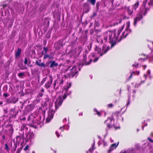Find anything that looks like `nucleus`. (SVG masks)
Listing matches in <instances>:
<instances>
[{"instance_id":"nucleus-29","label":"nucleus","mask_w":153,"mask_h":153,"mask_svg":"<svg viewBox=\"0 0 153 153\" xmlns=\"http://www.w3.org/2000/svg\"><path fill=\"white\" fill-rule=\"evenodd\" d=\"M87 1L90 2L93 5L95 4L96 2V0H87Z\"/></svg>"},{"instance_id":"nucleus-1","label":"nucleus","mask_w":153,"mask_h":153,"mask_svg":"<svg viewBox=\"0 0 153 153\" xmlns=\"http://www.w3.org/2000/svg\"><path fill=\"white\" fill-rule=\"evenodd\" d=\"M121 31L120 30H118L117 33L115 32L114 33V37L112 38V31H108L104 34V40L105 42H108L110 43L111 44V47H113L117 43L120 42L122 40V38L118 40H117L118 37Z\"/></svg>"},{"instance_id":"nucleus-41","label":"nucleus","mask_w":153,"mask_h":153,"mask_svg":"<svg viewBox=\"0 0 153 153\" xmlns=\"http://www.w3.org/2000/svg\"><path fill=\"white\" fill-rule=\"evenodd\" d=\"M114 148H114V147L112 146V145H111V146H110V148H109V152L111 151Z\"/></svg>"},{"instance_id":"nucleus-47","label":"nucleus","mask_w":153,"mask_h":153,"mask_svg":"<svg viewBox=\"0 0 153 153\" xmlns=\"http://www.w3.org/2000/svg\"><path fill=\"white\" fill-rule=\"evenodd\" d=\"M27 58L26 57L25 58V61L24 62V63L25 65H27Z\"/></svg>"},{"instance_id":"nucleus-32","label":"nucleus","mask_w":153,"mask_h":153,"mask_svg":"<svg viewBox=\"0 0 153 153\" xmlns=\"http://www.w3.org/2000/svg\"><path fill=\"white\" fill-rule=\"evenodd\" d=\"M94 144L91 147V148H90L89 149L88 151H87V153H88L89 152H91L94 149Z\"/></svg>"},{"instance_id":"nucleus-52","label":"nucleus","mask_w":153,"mask_h":153,"mask_svg":"<svg viewBox=\"0 0 153 153\" xmlns=\"http://www.w3.org/2000/svg\"><path fill=\"white\" fill-rule=\"evenodd\" d=\"M139 65V63H137L136 64H133L132 66H135L136 68H137L138 66Z\"/></svg>"},{"instance_id":"nucleus-34","label":"nucleus","mask_w":153,"mask_h":153,"mask_svg":"<svg viewBox=\"0 0 153 153\" xmlns=\"http://www.w3.org/2000/svg\"><path fill=\"white\" fill-rule=\"evenodd\" d=\"M147 0H144L143 1V7H146V3L147 2Z\"/></svg>"},{"instance_id":"nucleus-35","label":"nucleus","mask_w":153,"mask_h":153,"mask_svg":"<svg viewBox=\"0 0 153 153\" xmlns=\"http://www.w3.org/2000/svg\"><path fill=\"white\" fill-rule=\"evenodd\" d=\"M43 51H45V53H47L48 51V49L47 47H45L43 48Z\"/></svg>"},{"instance_id":"nucleus-59","label":"nucleus","mask_w":153,"mask_h":153,"mask_svg":"<svg viewBox=\"0 0 153 153\" xmlns=\"http://www.w3.org/2000/svg\"><path fill=\"white\" fill-rule=\"evenodd\" d=\"M3 95L5 97H7L9 96V95L7 93H4L3 94Z\"/></svg>"},{"instance_id":"nucleus-7","label":"nucleus","mask_w":153,"mask_h":153,"mask_svg":"<svg viewBox=\"0 0 153 153\" xmlns=\"http://www.w3.org/2000/svg\"><path fill=\"white\" fill-rule=\"evenodd\" d=\"M18 111L15 108H13L10 110L9 113L11 117H15L18 114Z\"/></svg>"},{"instance_id":"nucleus-5","label":"nucleus","mask_w":153,"mask_h":153,"mask_svg":"<svg viewBox=\"0 0 153 153\" xmlns=\"http://www.w3.org/2000/svg\"><path fill=\"white\" fill-rule=\"evenodd\" d=\"M63 101L61 96H59L57 98L55 102V107L56 109L58 108L61 105Z\"/></svg>"},{"instance_id":"nucleus-30","label":"nucleus","mask_w":153,"mask_h":153,"mask_svg":"<svg viewBox=\"0 0 153 153\" xmlns=\"http://www.w3.org/2000/svg\"><path fill=\"white\" fill-rule=\"evenodd\" d=\"M25 74V72H21L18 74V76L20 78H22V76Z\"/></svg>"},{"instance_id":"nucleus-24","label":"nucleus","mask_w":153,"mask_h":153,"mask_svg":"<svg viewBox=\"0 0 153 153\" xmlns=\"http://www.w3.org/2000/svg\"><path fill=\"white\" fill-rule=\"evenodd\" d=\"M128 35V33L126 32H124L122 33V35L121 36L120 39H123V38L122 37V36H123V38H126L127 35Z\"/></svg>"},{"instance_id":"nucleus-19","label":"nucleus","mask_w":153,"mask_h":153,"mask_svg":"<svg viewBox=\"0 0 153 153\" xmlns=\"http://www.w3.org/2000/svg\"><path fill=\"white\" fill-rule=\"evenodd\" d=\"M26 108L27 110V111H30L32 110L33 108V105H28L26 107Z\"/></svg>"},{"instance_id":"nucleus-56","label":"nucleus","mask_w":153,"mask_h":153,"mask_svg":"<svg viewBox=\"0 0 153 153\" xmlns=\"http://www.w3.org/2000/svg\"><path fill=\"white\" fill-rule=\"evenodd\" d=\"M127 28H129L130 25V22L128 21L127 22Z\"/></svg>"},{"instance_id":"nucleus-3","label":"nucleus","mask_w":153,"mask_h":153,"mask_svg":"<svg viewBox=\"0 0 153 153\" xmlns=\"http://www.w3.org/2000/svg\"><path fill=\"white\" fill-rule=\"evenodd\" d=\"M70 72L67 74H65L64 75V77L65 78H72L74 76L76 77L78 75V71L76 66L73 67L72 68L70 69Z\"/></svg>"},{"instance_id":"nucleus-42","label":"nucleus","mask_w":153,"mask_h":153,"mask_svg":"<svg viewBox=\"0 0 153 153\" xmlns=\"http://www.w3.org/2000/svg\"><path fill=\"white\" fill-rule=\"evenodd\" d=\"M119 111H116L114 113V114L117 116V117H118V114H119Z\"/></svg>"},{"instance_id":"nucleus-27","label":"nucleus","mask_w":153,"mask_h":153,"mask_svg":"<svg viewBox=\"0 0 153 153\" xmlns=\"http://www.w3.org/2000/svg\"><path fill=\"white\" fill-rule=\"evenodd\" d=\"M64 80L63 78L62 77L61 79H59V86H60L61 85H63V84Z\"/></svg>"},{"instance_id":"nucleus-13","label":"nucleus","mask_w":153,"mask_h":153,"mask_svg":"<svg viewBox=\"0 0 153 153\" xmlns=\"http://www.w3.org/2000/svg\"><path fill=\"white\" fill-rule=\"evenodd\" d=\"M53 116V112L52 111L48 112V116L46 119V121L47 123H49L51 120L52 119Z\"/></svg>"},{"instance_id":"nucleus-44","label":"nucleus","mask_w":153,"mask_h":153,"mask_svg":"<svg viewBox=\"0 0 153 153\" xmlns=\"http://www.w3.org/2000/svg\"><path fill=\"white\" fill-rule=\"evenodd\" d=\"M56 82H57V80H56L54 81V82L53 83V88L54 89L55 88V86H56Z\"/></svg>"},{"instance_id":"nucleus-18","label":"nucleus","mask_w":153,"mask_h":153,"mask_svg":"<svg viewBox=\"0 0 153 153\" xmlns=\"http://www.w3.org/2000/svg\"><path fill=\"white\" fill-rule=\"evenodd\" d=\"M71 83L70 82L64 88V90L65 91L66 93H68V89L71 87Z\"/></svg>"},{"instance_id":"nucleus-38","label":"nucleus","mask_w":153,"mask_h":153,"mask_svg":"<svg viewBox=\"0 0 153 153\" xmlns=\"http://www.w3.org/2000/svg\"><path fill=\"white\" fill-rule=\"evenodd\" d=\"M92 42H90V43L88 45V47L89 48V50L90 51L91 48V47H92Z\"/></svg>"},{"instance_id":"nucleus-37","label":"nucleus","mask_w":153,"mask_h":153,"mask_svg":"<svg viewBox=\"0 0 153 153\" xmlns=\"http://www.w3.org/2000/svg\"><path fill=\"white\" fill-rule=\"evenodd\" d=\"M149 6L153 5V0H150L148 4Z\"/></svg>"},{"instance_id":"nucleus-22","label":"nucleus","mask_w":153,"mask_h":153,"mask_svg":"<svg viewBox=\"0 0 153 153\" xmlns=\"http://www.w3.org/2000/svg\"><path fill=\"white\" fill-rule=\"evenodd\" d=\"M53 57V55L52 56H50L49 55L47 54V53H45L44 56L43 57L44 59H45L48 58L49 59H52Z\"/></svg>"},{"instance_id":"nucleus-11","label":"nucleus","mask_w":153,"mask_h":153,"mask_svg":"<svg viewBox=\"0 0 153 153\" xmlns=\"http://www.w3.org/2000/svg\"><path fill=\"white\" fill-rule=\"evenodd\" d=\"M142 18L143 16L141 15H137V16L134 19V26H136L137 22L140 21Z\"/></svg>"},{"instance_id":"nucleus-33","label":"nucleus","mask_w":153,"mask_h":153,"mask_svg":"<svg viewBox=\"0 0 153 153\" xmlns=\"http://www.w3.org/2000/svg\"><path fill=\"white\" fill-rule=\"evenodd\" d=\"M133 74H134V75H136L135 71H133V72L131 73L128 79V80H129L130 79H131L132 78Z\"/></svg>"},{"instance_id":"nucleus-54","label":"nucleus","mask_w":153,"mask_h":153,"mask_svg":"<svg viewBox=\"0 0 153 153\" xmlns=\"http://www.w3.org/2000/svg\"><path fill=\"white\" fill-rule=\"evenodd\" d=\"M21 120L25 121L26 120V118L25 117H21L20 118Z\"/></svg>"},{"instance_id":"nucleus-36","label":"nucleus","mask_w":153,"mask_h":153,"mask_svg":"<svg viewBox=\"0 0 153 153\" xmlns=\"http://www.w3.org/2000/svg\"><path fill=\"white\" fill-rule=\"evenodd\" d=\"M31 122L32 123H31L30 124V125H31V126L32 127H33L34 128L35 127H34V126L33 125V124L35 123V121H34V120H32ZM36 126H35V128H36Z\"/></svg>"},{"instance_id":"nucleus-25","label":"nucleus","mask_w":153,"mask_h":153,"mask_svg":"<svg viewBox=\"0 0 153 153\" xmlns=\"http://www.w3.org/2000/svg\"><path fill=\"white\" fill-rule=\"evenodd\" d=\"M69 68H64L62 70H61V72L62 73H65L67 72V71L68 70H69Z\"/></svg>"},{"instance_id":"nucleus-28","label":"nucleus","mask_w":153,"mask_h":153,"mask_svg":"<svg viewBox=\"0 0 153 153\" xmlns=\"http://www.w3.org/2000/svg\"><path fill=\"white\" fill-rule=\"evenodd\" d=\"M41 117L40 115H39L37 116V118L36 120V121L37 122H39L41 123L42 122V120H41Z\"/></svg>"},{"instance_id":"nucleus-39","label":"nucleus","mask_w":153,"mask_h":153,"mask_svg":"<svg viewBox=\"0 0 153 153\" xmlns=\"http://www.w3.org/2000/svg\"><path fill=\"white\" fill-rule=\"evenodd\" d=\"M51 36V35L50 33H47L46 35V38L48 39Z\"/></svg>"},{"instance_id":"nucleus-8","label":"nucleus","mask_w":153,"mask_h":153,"mask_svg":"<svg viewBox=\"0 0 153 153\" xmlns=\"http://www.w3.org/2000/svg\"><path fill=\"white\" fill-rule=\"evenodd\" d=\"M41 61V59H40L39 61L36 60L35 63L37 65L41 68H45L49 67L48 64H47V63L45 64L44 62L40 63Z\"/></svg>"},{"instance_id":"nucleus-64","label":"nucleus","mask_w":153,"mask_h":153,"mask_svg":"<svg viewBox=\"0 0 153 153\" xmlns=\"http://www.w3.org/2000/svg\"><path fill=\"white\" fill-rule=\"evenodd\" d=\"M41 91L42 92H44L45 91L44 89L43 88H42L41 90Z\"/></svg>"},{"instance_id":"nucleus-51","label":"nucleus","mask_w":153,"mask_h":153,"mask_svg":"<svg viewBox=\"0 0 153 153\" xmlns=\"http://www.w3.org/2000/svg\"><path fill=\"white\" fill-rule=\"evenodd\" d=\"M59 129L61 130V131H64V126H63L62 127H60L59 128Z\"/></svg>"},{"instance_id":"nucleus-15","label":"nucleus","mask_w":153,"mask_h":153,"mask_svg":"<svg viewBox=\"0 0 153 153\" xmlns=\"http://www.w3.org/2000/svg\"><path fill=\"white\" fill-rule=\"evenodd\" d=\"M33 133L27 134L25 137L26 141H28L29 140H30L31 138L33 137Z\"/></svg>"},{"instance_id":"nucleus-31","label":"nucleus","mask_w":153,"mask_h":153,"mask_svg":"<svg viewBox=\"0 0 153 153\" xmlns=\"http://www.w3.org/2000/svg\"><path fill=\"white\" fill-rule=\"evenodd\" d=\"M69 93H65L63 95V96L62 97V100H65L67 97L68 94H69Z\"/></svg>"},{"instance_id":"nucleus-10","label":"nucleus","mask_w":153,"mask_h":153,"mask_svg":"<svg viewBox=\"0 0 153 153\" xmlns=\"http://www.w3.org/2000/svg\"><path fill=\"white\" fill-rule=\"evenodd\" d=\"M5 128L6 129L5 130L6 132L8 131L10 134H12L13 131V129L12 125L10 124H7Z\"/></svg>"},{"instance_id":"nucleus-21","label":"nucleus","mask_w":153,"mask_h":153,"mask_svg":"<svg viewBox=\"0 0 153 153\" xmlns=\"http://www.w3.org/2000/svg\"><path fill=\"white\" fill-rule=\"evenodd\" d=\"M93 111L94 112L96 113L94 114L97 115L98 116L100 117L102 116V114H100V112L98 111L96 108H94V109Z\"/></svg>"},{"instance_id":"nucleus-4","label":"nucleus","mask_w":153,"mask_h":153,"mask_svg":"<svg viewBox=\"0 0 153 153\" xmlns=\"http://www.w3.org/2000/svg\"><path fill=\"white\" fill-rule=\"evenodd\" d=\"M47 80V81L45 84L44 87L46 89H48L51 87L52 83L53 78L51 76L49 75L48 76L44 78L41 81L40 84L41 85H43Z\"/></svg>"},{"instance_id":"nucleus-55","label":"nucleus","mask_w":153,"mask_h":153,"mask_svg":"<svg viewBox=\"0 0 153 153\" xmlns=\"http://www.w3.org/2000/svg\"><path fill=\"white\" fill-rule=\"evenodd\" d=\"M148 140L151 142L153 143V140L149 137H148Z\"/></svg>"},{"instance_id":"nucleus-53","label":"nucleus","mask_w":153,"mask_h":153,"mask_svg":"<svg viewBox=\"0 0 153 153\" xmlns=\"http://www.w3.org/2000/svg\"><path fill=\"white\" fill-rule=\"evenodd\" d=\"M28 148H29V146L28 145H27V146H25V147L24 149V151H26L28 149Z\"/></svg>"},{"instance_id":"nucleus-16","label":"nucleus","mask_w":153,"mask_h":153,"mask_svg":"<svg viewBox=\"0 0 153 153\" xmlns=\"http://www.w3.org/2000/svg\"><path fill=\"white\" fill-rule=\"evenodd\" d=\"M22 50L21 49L19 48L17 51L15 53V56L16 58H18L19 57L21 53Z\"/></svg>"},{"instance_id":"nucleus-45","label":"nucleus","mask_w":153,"mask_h":153,"mask_svg":"<svg viewBox=\"0 0 153 153\" xmlns=\"http://www.w3.org/2000/svg\"><path fill=\"white\" fill-rule=\"evenodd\" d=\"M111 145L112 146L114 147V148H116L117 146L118 145V143L116 144V143H114L112 144Z\"/></svg>"},{"instance_id":"nucleus-17","label":"nucleus","mask_w":153,"mask_h":153,"mask_svg":"<svg viewBox=\"0 0 153 153\" xmlns=\"http://www.w3.org/2000/svg\"><path fill=\"white\" fill-rule=\"evenodd\" d=\"M18 100V98L15 97H12V100L10 102H8L9 103H16Z\"/></svg>"},{"instance_id":"nucleus-61","label":"nucleus","mask_w":153,"mask_h":153,"mask_svg":"<svg viewBox=\"0 0 153 153\" xmlns=\"http://www.w3.org/2000/svg\"><path fill=\"white\" fill-rule=\"evenodd\" d=\"M7 4H5L3 5V8L4 9L5 7H7Z\"/></svg>"},{"instance_id":"nucleus-60","label":"nucleus","mask_w":153,"mask_h":153,"mask_svg":"<svg viewBox=\"0 0 153 153\" xmlns=\"http://www.w3.org/2000/svg\"><path fill=\"white\" fill-rule=\"evenodd\" d=\"M17 143H14V148L15 149H16V148H17Z\"/></svg>"},{"instance_id":"nucleus-50","label":"nucleus","mask_w":153,"mask_h":153,"mask_svg":"<svg viewBox=\"0 0 153 153\" xmlns=\"http://www.w3.org/2000/svg\"><path fill=\"white\" fill-rule=\"evenodd\" d=\"M22 147L21 148H19V149H17V152H16V153H20V151L22 149Z\"/></svg>"},{"instance_id":"nucleus-9","label":"nucleus","mask_w":153,"mask_h":153,"mask_svg":"<svg viewBox=\"0 0 153 153\" xmlns=\"http://www.w3.org/2000/svg\"><path fill=\"white\" fill-rule=\"evenodd\" d=\"M83 61L82 62V64L83 65H89L90 64L92 61V59H91L89 61L87 62H86V59H87V56L86 54H84L83 55Z\"/></svg>"},{"instance_id":"nucleus-49","label":"nucleus","mask_w":153,"mask_h":153,"mask_svg":"<svg viewBox=\"0 0 153 153\" xmlns=\"http://www.w3.org/2000/svg\"><path fill=\"white\" fill-rule=\"evenodd\" d=\"M8 109H4V114H7L8 113Z\"/></svg>"},{"instance_id":"nucleus-2","label":"nucleus","mask_w":153,"mask_h":153,"mask_svg":"<svg viewBox=\"0 0 153 153\" xmlns=\"http://www.w3.org/2000/svg\"><path fill=\"white\" fill-rule=\"evenodd\" d=\"M110 49V47L109 46L107 47L106 45H104L102 46L101 49L99 46L96 45L94 50L97 53L100 54V56H102L106 54Z\"/></svg>"},{"instance_id":"nucleus-23","label":"nucleus","mask_w":153,"mask_h":153,"mask_svg":"<svg viewBox=\"0 0 153 153\" xmlns=\"http://www.w3.org/2000/svg\"><path fill=\"white\" fill-rule=\"evenodd\" d=\"M16 143L19 144L21 140V137L20 136H17L16 137Z\"/></svg>"},{"instance_id":"nucleus-26","label":"nucleus","mask_w":153,"mask_h":153,"mask_svg":"<svg viewBox=\"0 0 153 153\" xmlns=\"http://www.w3.org/2000/svg\"><path fill=\"white\" fill-rule=\"evenodd\" d=\"M127 11L128 14L129 15H131L133 13V10H131L129 7H128L127 9Z\"/></svg>"},{"instance_id":"nucleus-62","label":"nucleus","mask_w":153,"mask_h":153,"mask_svg":"<svg viewBox=\"0 0 153 153\" xmlns=\"http://www.w3.org/2000/svg\"><path fill=\"white\" fill-rule=\"evenodd\" d=\"M130 104V100H129L128 99V102H127V106H128Z\"/></svg>"},{"instance_id":"nucleus-14","label":"nucleus","mask_w":153,"mask_h":153,"mask_svg":"<svg viewBox=\"0 0 153 153\" xmlns=\"http://www.w3.org/2000/svg\"><path fill=\"white\" fill-rule=\"evenodd\" d=\"M50 64V67L51 68H54V67H56L58 65L57 63L55 62V61H51L48 62V63L47 62V64L49 65Z\"/></svg>"},{"instance_id":"nucleus-57","label":"nucleus","mask_w":153,"mask_h":153,"mask_svg":"<svg viewBox=\"0 0 153 153\" xmlns=\"http://www.w3.org/2000/svg\"><path fill=\"white\" fill-rule=\"evenodd\" d=\"M43 45L44 46H45L47 43V41L46 40H44L43 41Z\"/></svg>"},{"instance_id":"nucleus-43","label":"nucleus","mask_w":153,"mask_h":153,"mask_svg":"<svg viewBox=\"0 0 153 153\" xmlns=\"http://www.w3.org/2000/svg\"><path fill=\"white\" fill-rule=\"evenodd\" d=\"M5 149L6 150H9V149L8 145L7 144H5Z\"/></svg>"},{"instance_id":"nucleus-63","label":"nucleus","mask_w":153,"mask_h":153,"mask_svg":"<svg viewBox=\"0 0 153 153\" xmlns=\"http://www.w3.org/2000/svg\"><path fill=\"white\" fill-rule=\"evenodd\" d=\"M147 73L149 74H150V70H148L147 71Z\"/></svg>"},{"instance_id":"nucleus-20","label":"nucleus","mask_w":153,"mask_h":153,"mask_svg":"<svg viewBox=\"0 0 153 153\" xmlns=\"http://www.w3.org/2000/svg\"><path fill=\"white\" fill-rule=\"evenodd\" d=\"M139 5V2L138 1H137L133 5V9L136 10L137 8Z\"/></svg>"},{"instance_id":"nucleus-40","label":"nucleus","mask_w":153,"mask_h":153,"mask_svg":"<svg viewBox=\"0 0 153 153\" xmlns=\"http://www.w3.org/2000/svg\"><path fill=\"white\" fill-rule=\"evenodd\" d=\"M100 5V3L99 2H97L96 4V8L97 10H98L99 9V6Z\"/></svg>"},{"instance_id":"nucleus-58","label":"nucleus","mask_w":153,"mask_h":153,"mask_svg":"<svg viewBox=\"0 0 153 153\" xmlns=\"http://www.w3.org/2000/svg\"><path fill=\"white\" fill-rule=\"evenodd\" d=\"M55 134L56 135V136H57V137L58 138H59V133H58L57 131H56Z\"/></svg>"},{"instance_id":"nucleus-46","label":"nucleus","mask_w":153,"mask_h":153,"mask_svg":"<svg viewBox=\"0 0 153 153\" xmlns=\"http://www.w3.org/2000/svg\"><path fill=\"white\" fill-rule=\"evenodd\" d=\"M108 106L109 108H111L113 107V105L112 103H110L108 105Z\"/></svg>"},{"instance_id":"nucleus-6","label":"nucleus","mask_w":153,"mask_h":153,"mask_svg":"<svg viewBox=\"0 0 153 153\" xmlns=\"http://www.w3.org/2000/svg\"><path fill=\"white\" fill-rule=\"evenodd\" d=\"M150 8L148 7H144L143 8H140V13L138 15H143V16H145L147 12L149 11Z\"/></svg>"},{"instance_id":"nucleus-12","label":"nucleus","mask_w":153,"mask_h":153,"mask_svg":"<svg viewBox=\"0 0 153 153\" xmlns=\"http://www.w3.org/2000/svg\"><path fill=\"white\" fill-rule=\"evenodd\" d=\"M113 120V116H112L111 118L108 117L106 120L104 122V124H106L107 128L109 129L110 128V125L111 123H110Z\"/></svg>"},{"instance_id":"nucleus-48","label":"nucleus","mask_w":153,"mask_h":153,"mask_svg":"<svg viewBox=\"0 0 153 153\" xmlns=\"http://www.w3.org/2000/svg\"><path fill=\"white\" fill-rule=\"evenodd\" d=\"M99 57H96L93 60V62L95 63L98 60Z\"/></svg>"}]
</instances>
